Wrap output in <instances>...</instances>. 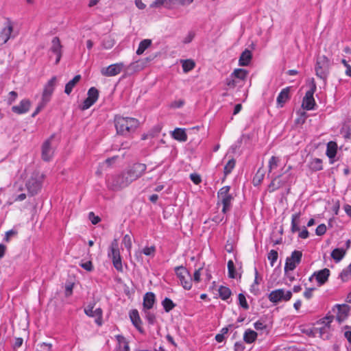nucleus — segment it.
Returning <instances> with one entry per match:
<instances>
[{
  "mask_svg": "<svg viewBox=\"0 0 351 351\" xmlns=\"http://www.w3.org/2000/svg\"><path fill=\"white\" fill-rule=\"evenodd\" d=\"M114 121L117 133L125 136H130L139 125L138 120L132 117L116 115Z\"/></svg>",
  "mask_w": 351,
  "mask_h": 351,
  "instance_id": "1",
  "label": "nucleus"
},
{
  "mask_svg": "<svg viewBox=\"0 0 351 351\" xmlns=\"http://www.w3.org/2000/svg\"><path fill=\"white\" fill-rule=\"evenodd\" d=\"M106 184L109 190L119 191L130 185L123 171L109 175L106 178Z\"/></svg>",
  "mask_w": 351,
  "mask_h": 351,
  "instance_id": "2",
  "label": "nucleus"
},
{
  "mask_svg": "<svg viewBox=\"0 0 351 351\" xmlns=\"http://www.w3.org/2000/svg\"><path fill=\"white\" fill-rule=\"evenodd\" d=\"M146 169L147 166L145 164L136 162L123 171L130 184L132 182L141 178L144 174Z\"/></svg>",
  "mask_w": 351,
  "mask_h": 351,
  "instance_id": "3",
  "label": "nucleus"
},
{
  "mask_svg": "<svg viewBox=\"0 0 351 351\" xmlns=\"http://www.w3.org/2000/svg\"><path fill=\"white\" fill-rule=\"evenodd\" d=\"M230 186H225L221 188L217 192L218 204H222V213L226 214L232 208L233 196L230 193Z\"/></svg>",
  "mask_w": 351,
  "mask_h": 351,
  "instance_id": "4",
  "label": "nucleus"
},
{
  "mask_svg": "<svg viewBox=\"0 0 351 351\" xmlns=\"http://www.w3.org/2000/svg\"><path fill=\"white\" fill-rule=\"evenodd\" d=\"M330 66V60L325 55L319 56L315 67L316 75L326 81L329 74Z\"/></svg>",
  "mask_w": 351,
  "mask_h": 351,
  "instance_id": "5",
  "label": "nucleus"
},
{
  "mask_svg": "<svg viewBox=\"0 0 351 351\" xmlns=\"http://www.w3.org/2000/svg\"><path fill=\"white\" fill-rule=\"evenodd\" d=\"M43 176L38 173H34L26 182V187L28 193L34 196L38 193L43 186Z\"/></svg>",
  "mask_w": 351,
  "mask_h": 351,
  "instance_id": "6",
  "label": "nucleus"
},
{
  "mask_svg": "<svg viewBox=\"0 0 351 351\" xmlns=\"http://www.w3.org/2000/svg\"><path fill=\"white\" fill-rule=\"evenodd\" d=\"M108 257L112 259L113 266L119 272H123V265L120 252L118 248V243L114 239L108 251Z\"/></svg>",
  "mask_w": 351,
  "mask_h": 351,
  "instance_id": "7",
  "label": "nucleus"
},
{
  "mask_svg": "<svg viewBox=\"0 0 351 351\" xmlns=\"http://www.w3.org/2000/svg\"><path fill=\"white\" fill-rule=\"evenodd\" d=\"M175 272L182 287L186 290H190L193 280L189 271L184 267L178 266L175 268Z\"/></svg>",
  "mask_w": 351,
  "mask_h": 351,
  "instance_id": "8",
  "label": "nucleus"
},
{
  "mask_svg": "<svg viewBox=\"0 0 351 351\" xmlns=\"http://www.w3.org/2000/svg\"><path fill=\"white\" fill-rule=\"evenodd\" d=\"M291 297V291H285L284 289H276L268 295V299L274 304H278L280 302H287Z\"/></svg>",
  "mask_w": 351,
  "mask_h": 351,
  "instance_id": "9",
  "label": "nucleus"
},
{
  "mask_svg": "<svg viewBox=\"0 0 351 351\" xmlns=\"http://www.w3.org/2000/svg\"><path fill=\"white\" fill-rule=\"evenodd\" d=\"M302 252L299 250L292 252L291 256L286 258L285 265V272L287 274L289 271H293L295 269L302 261Z\"/></svg>",
  "mask_w": 351,
  "mask_h": 351,
  "instance_id": "10",
  "label": "nucleus"
},
{
  "mask_svg": "<svg viewBox=\"0 0 351 351\" xmlns=\"http://www.w3.org/2000/svg\"><path fill=\"white\" fill-rule=\"evenodd\" d=\"M13 32V23L10 19L7 18L3 28L0 32V45L5 44L11 38Z\"/></svg>",
  "mask_w": 351,
  "mask_h": 351,
  "instance_id": "11",
  "label": "nucleus"
},
{
  "mask_svg": "<svg viewBox=\"0 0 351 351\" xmlns=\"http://www.w3.org/2000/svg\"><path fill=\"white\" fill-rule=\"evenodd\" d=\"M316 90L315 84H313L311 88L306 91L305 96L303 98L302 107L303 109L306 110H311L314 109V106L316 105L315 101L313 97V94Z\"/></svg>",
  "mask_w": 351,
  "mask_h": 351,
  "instance_id": "12",
  "label": "nucleus"
},
{
  "mask_svg": "<svg viewBox=\"0 0 351 351\" xmlns=\"http://www.w3.org/2000/svg\"><path fill=\"white\" fill-rule=\"evenodd\" d=\"M56 82V76H53L45 84L42 95V99L44 103H47L49 101L51 96L54 91Z\"/></svg>",
  "mask_w": 351,
  "mask_h": 351,
  "instance_id": "13",
  "label": "nucleus"
},
{
  "mask_svg": "<svg viewBox=\"0 0 351 351\" xmlns=\"http://www.w3.org/2000/svg\"><path fill=\"white\" fill-rule=\"evenodd\" d=\"M337 308V313L336 319L339 323L344 322L348 317L351 307L346 304H337L335 305L333 310Z\"/></svg>",
  "mask_w": 351,
  "mask_h": 351,
  "instance_id": "14",
  "label": "nucleus"
},
{
  "mask_svg": "<svg viewBox=\"0 0 351 351\" xmlns=\"http://www.w3.org/2000/svg\"><path fill=\"white\" fill-rule=\"evenodd\" d=\"M49 51L56 55L55 64H59L62 56V45L58 37L56 36L52 39Z\"/></svg>",
  "mask_w": 351,
  "mask_h": 351,
  "instance_id": "15",
  "label": "nucleus"
},
{
  "mask_svg": "<svg viewBox=\"0 0 351 351\" xmlns=\"http://www.w3.org/2000/svg\"><path fill=\"white\" fill-rule=\"evenodd\" d=\"M330 271L328 268H324L317 271H315L311 276L309 277V280L311 281L313 278H315L318 286L324 285L328 280L330 276Z\"/></svg>",
  "mask_w": 351,
  "mask_h": 351,
  "instance_id": "16",
  "label": "nucleus"
},
{
  "mask_svg": "<svg viewBox=\"0 0 351 351\" xmlns=\"http://www.w3.org/2000/svg\"><path fill=\"white\" fill-rule=\"evenodd\" d=\"M123 66V63L112 64L107 67L103 68L101 70V73L106 77L115 76L121 72Z\"/></svg>",
  "mask_w": 351,
  "mask_h": 351,
  "instance_id": "17",
  "label": "nucleus"
},
{
  "mask_svg": "<svg viewBox=\"0 0 351 351\" xmlns=\"http://www.w3.org/2000/svg\"><path fill=\"white\" fill-rule=\"evenodd\" d=\"M53 135L47 139L42 145V159L45 161H49L53 154V149L51 147V140Z\"/></svg>",
  "mask_w": 351,
  "mask_h": 351,
  "instance_id": "18",
  "label": "nucleus"
},
{
  "mask_svg": "<svg viewBox=\"0 0 351 351\" xmlns=\"http://www.w3.org/2000/svg\"><path fill=\"white\" fill-rule=\"evenodd\" d=\"M84 313L88 317H95V323L98 326H101L102 324V310L101 308H97L95 310H93V306L88 305L86 308L84 309Z\"/></svg>",
  "mask_w": 351,
  "mask_h": 351,
  "instance_id": "19",
  "label": "nucleus"
},
{
  "mask_svg": "<svg viewBox=\"0 0 351 351\" xmlns=\"http://www.w3.org/2000/svg\"><path fill=\"white\" fill-rule=\"evenodd\" d=\"M31 102L28 99L21 100L19 104L13 106L12 111L17 114H22L27 112L29 110Z\"/></svg>",
  "mask_w": 351,
  "mask_h": 351,
  "instance_id": "20",
  "label": "nucleus"
},
{
  "mask_svg": "<svg viewBox=\"0 0 351 351\" xmlns=\"http://www.w3.org/2000/svg\"><path fill=\"white\" fill-rule=\"evenodd\" d=\"M130 318L132 324L141 332L143 333L144 330L141 327L142 321L139 316L138 311L136 309H133L130 312Z\"/></svg>",
  "mask_w": 351,
  "mask_h": 351,
  "instance_id": "21",
  "label": "nucleus"
},
{
  "mask_svg": "<svg viewBox=\"0 0 351 351\" xmlns=\"http://www.w3.org/2000/svg\"><path fill=\"white\" fill-rule=\"evenodd\" d=\"M156 302V296L153 292H147L143 296V310H150Z\"/></svg>",
  "mask_w": 351,
  "mask_h": 351,
  "instance_id": "22",
  "label": "nucleus"
},
{
  "mask_svg": "<svg viewBox=\"0 0 351 351\" xmlns=\"http://www.w3.org/2000/svg\"><path fill=\"white\" fill-rule=\"evenodd\" d=\"M289 87L283 88L277 97L278 106L282 108L287 101L289 99Z\"/></svg>",
  "mask_w": 351,
  "mask_h": 351,
  "instance_id": "23",
  "label": "nucleus"
},
{
  "mask_svg": "<svg viewBox=\"0 0 351 351\" xmlns=\"http://www.w3.org/2000/svg\"><path fill=\"white\" fill-rule=\"evenodd\" d=\"M252 58V52L247 49H245L241 54L239 60V64L240 66H248L250 63V61Z\"/></svg>",
  "mask_w": 351,
  "mask_h": 351,
  "instance_id": "24",
  "label": "nucleus"
},
{
  "mask_svg": "<svg viewBox=\"0 0 351 351\" xmlns=\"http://www.w3.org/2000/svg\"><path fill=\"white\" fill-rule=\"evenodd\" d=\"M337 143L334 141H330L329 143H328L326 154L330 160L331 164H332L334 162V160H332V159H333L335 157V156L337 154Z\"/></svg>",
  "mask_w": 351,
  "mask_h": 351,
  "instance_id": "25",
  "label": "nucleus"
},
{
  "mask_svg": "<svg viewBox=\"0 0 351 351\" xmlns=\"http://www.w3.org/2000/svg\"><path fill=\"white\" fill-rule=\"evenodd\" d=\"M172 136L174 139L180 142H185L187 141V134L184 129L176 128L172 133Z\"/></svg>",
  "mask_w": 351,
  "mask_h": 351,
  "instance_id": "26",
  "label": "nucleus"
},
{
  "mask_svg": "<svg viewBox=\"0 0 351 351\" xmlns=\"http://www.w3.org/2000/svg\"><path fill=\"white\" fill-rule=\"evenodd\" d=\"M81 80V75H75L71 80L68 82L65 85L64 93L69 95L72 92L73 88L75 85L80 82Z\"/></svg>",
  "mask_w": 351,
  "mask_h": 351,
  "instance_id": "27",
  "label": "nucleus"
},
{
  "mask_svg": "<svg viewBox=\"0 0 351 351\" xmlns=\"http://www.w3.org/2000/svg\"><path fill=\"white\" fill-rule=\"evenodd\" d=\"M258 334L254 330L247 329L243 335V340L247 343H252L257 338Z\"/></svg>",
  "mask_w": 351,
  "mask_h": 351,
  "instance_id": "28",
  "label": "nucleus"
},
{
  "mask_svg": "<svg viewBox=\"0 0 351 351\" xmlns=\"http://www.w3.org/2000/svg\"><path fill=\"white\" fill-rule=\"evenodd\" d=\"M301 213L300 212L295 213L292 215L291 217V231L292 233H295L296 232L300 231V219Z\"/></svg>",
  "mask_w": 351,
  "mask_h": 351,
  "instance_id": "29",
  "label": "nucleus"
},
{
  "mask_svg": "<svg viewBox=\"0 0 351 351\" xmlns=\"http://www.w3.org/2000/svg\"><path fill=\"white\" fill-rule=\"evenodd\" d=\"M346 250L343 248H335L331 252V257L336 263L341 261L346 255Z\"/></svg>",
  "mask_w": 351,
  "mask_h": 351,
  "instance_id": "30",
  "label": "nucleus"
},
{
  "mask_svg": "<svg viewBox=\"0 0 351 351\" xmlns=\"http://www.w3.org/2000/svg\"><path fill=\"white\" fill-rule=\"evenodd\" d=\"M173 5V0H156L150 5L151 8H160L164 6L170 9Z\"/></svg>",
  "mask_w": 351,
  "mask_h": 351,
  "instance_id": "31",
  "label": "nucleus"
},
{
  "mask_svg": "<svg viewBox=\"0 0 351 351\" xmlns=\"http://www.w3.org/2000/svg\"><path fill=\"white\" fill-rule=\"evenodd\" d=\"M247 71L243 69H236L234 71L231 73L234 78H236L239 82L243 81L245 80L247 75Z\"/></svg>",
  "mask_w": 351,
  "mask_h": 351,
  "instance_id": "32",
  "label": "nucleus"
},
{
  "mask_svg": "<svg viewBox=\"0 0 351 351\" xmlns=\"http://www.w3.org/2000/svg\"><path fill=\"white\" fill-rule=\"evenodd\" d=\"M152 45V40L150 39H144L141 40L138 45V47L136 50L137 55H141L144 53V51L148 49Z\"/></svg>",
  "mask_w": 351,
  "mask_h": 351,
  "instance_id": "33",
  "label": "nucleus"
},
{
  "mask_svg": "<svg viewBox=\"0 0 351 351\" xmlns=\"http://www.w3.org/2000/svg\"><path fill=\"white\" fill-rule=\"evenodd\" d=\"M239 83V80H237L232 75L230 74V76L226 77L225 80L224 84L227 87L224 89L228 90L230 88H234Z\"/></svg>",
  "mask_w": 351,
  "mask_h": 351,
  "instance_id": "34",
  "label": "nucleus"
},
{
  "mask_svg": "<svg viewBox=\"0 0 351 351\" xmlns=\"http://www.w3.org/2000/svg\"><path fill=\"white\" fill-rule=\"evenodd\" d=\"M162 306L166 313L173 310L176 304L169 298H165L161 302Z\"/></svg>",
  "mask_w": 351,
  "mask_h": 351,
  "instance_id": "35",
  "label": "nucleus"
},
{
  "mask_svg": "<svg viewBox=\"0 0 351 351\" xmlns=\"http://www.w3.org/2000/svg\"><path fill=\"white\" fill-rule=\"evenodd\" d=\"M218 291L219 297L223 300H226L228 299L232 294L231 290L225 286H220Z\"/></svg>",
  "mask_w": 351,
  "mask_h": 351,
  "instance_id": "36",
  "label": "nucleus"
},
{
  "mask_svg": "<svg viewBox=\"0 0 351 351\" xmlns=\"http://www.w3.org/2000/svg\"><path fill=\"white\" fill-rule=\"evenodd\" d=\"M310 169L313 171H318L323 169L322 160L319 158H314L310 163Z\"/></svg>",
  "mask_w": 351,
  "mask_h": 351,
  "instance_id": "37",
  "label": "nucleus"
},
{
  "mask_svg": "<svg viewBox=\"0 0 351 351\" xmlns=\"http://www.w3.org/2000/svg\"><path fill=\"white\" fill-rule=\"evenodd\" d=\"M329 329L326 326H322L321 328H316V337L318 336L322 339L329 338Z\"/></svg>",
  "mask_w": 351,
  "mask_h": 351,
  "instance_id": "38",
  "label": "nucleus"
},
{
  "mask_svg": "<svg viewBox=\"0 0 351 351\" xmlns=\"http://www.w3.org/2000/svg\"><path fill=\"white\" fill-rule=\"evenodd\" d=\"M282 177V174H279L271 178V181L269 184V192H273L280 188V184L277 183V180Z\"/></svg>",
  "mask_w": 351,
  "mask_h": 351,
  "instance_id": "39",
  "label": "nucleus"
},
{
  "mask_svg": "<svg viewBox=\"0 0 351 351\" xmlns=\"http://www.w3.org/2000/svg\"><path fill=\"white\" fill-rule=\"evenodd\" d=\"M279 162H280V158L278 157L272 156L270 158V159L269 160V162H268V169H269L268 176H269V173L271 172V171L274 169H276L278 167Z\"/></svg>",
  "mask_w": 351,
  "mask_h": 351,
  "instance_id": "40",
  "label": "nucleus"
},
{
  "mask_svg": "<svg viewBox=\"0 0 351 351\" xmlns=\"http://www.w3.org/2000/svg\"><path fill=\"white\" fill-rule=\"evenodd\" d=\"M351 275V264L344 268L339 275V278L342 282H347L349 276Z\"/></svg>",
  "mask_w": 351,
  "mask_h": 351,
  "instance_id": "41",
  "label": "nucleus"
},
{
  "mask_svg": "<svg viewBox=\"0 0 351 351\" xmlns=\"http://www.w3.org/2000/svg\"><path fill=\"white\" fill-rule=\"evenodd\" d=\"M195 66V64L193 60L188 59L182 61V70L184 73H188L189 71L193 70Z\"/></svg>",
  "mask_w": 351,
  "mask_h": 351,
  "instance_id": "42",
  "label": "nucleus"
},
{
  "mask_svg": "<svg viewBox=\"0 0 351 351\" xmlns=\"http://www.w3.org/2000/svg\"><path fill=\"white\" fill-rule=\"evenodd\" d=\"M236 160L234 158L230 159L224 167L223 173L226 176L230 174L235 167Z\"/></svg>",
  "mask_w": 351,
  "mask_h": 351,
  "instance_id": "43",
  "label": "nucleus"
},
{
  "mask_svg": "<svg viewBox=\"0 0 351 351\" xmlns=\"http://www.w3.org/2000/svg\"><path fill=\"white\" fill-rule=\"evenodd\" d=\"M264 178V173L261 169H259L253 178V184L255 186H258L262 182Z\"/></svg>",
  "mask_w": 351,
  "mask_h": 351,
  "instance_id": "44",
  "label": "nucleus"
},
{
  "mask_svg": "<svg viewBox=\"0 0 351 351\" xmlns=\"http://www.w3.org/2000/svg\"><path fill=\"white\" fill-rule=\"evenodd\" d=\"M334 316L331 315H326L324 317L320 319L317 322V324H324V326L330 328V324L332 322Z\"/></svg>",
  "mask_w": 351,
  "mask_h": 351,
  "instance_id": "45",
  "label": "nucleus"
},
{
  "mask_svg": "<svg viewBox=\"0 0 351 351\" xmlns=\"http://www.w3.org/2000/svg\"><path fill=\"white\" fill-rule=\"evenodd\" d=\"M228 273L230 278H235L237 276L234 264L232 260L228 262Z\"/></svg>",
  "mask_w": 351,
  "mask_h": 351,
  "instance_id": "46",
  "label": "nucleus"
},
{
  "mask_svg": "<svg viewBox=\"0 0 351 351\" xmlns=\"http://www.w3.org/2000/svg\"><path fill=\"white\" fill-rule=\"evenodd\" d=\"M344 330V337L348 341L350 346L348 348V351H351V326L346 325L343 328Z\"/></svg>",
  "mask_w": 351,
  "mask_h": 351,
  "instance_id": "47",
  "label": "nucleus"
},
{
  "mask_svg": "<svg viewBox=\"0 0 351 351\" xmlns=\"http://www.w3.org/2000/svg\"><path fill=\"white\" fill-rule=\"evenodd\" d=\"M87 95V97L90 98L96 102L99 98V90L95 87H91L88 89Z\"/></svg>",
  "mask_w": 351,
  "mask_h": 351,
  "instance_id": "48",
  "label": "nucleus"
},
{
  "mask_svg": "<svg viewBox=\"0 0 351 351\" xmlns=\"http://www.w3.org/2000/svg\"><path fill=\"white\" fill-rule=\"evenodd\" d=\"M145 312V317L149 324L154 325L156 322V315L154 313L149 311V310H143Z\"/></svg>",
  "mask_w": 351,
  "mask_h": 351,
  "instance_id": "49",
  "label": "nucleus"
},
{
  "mask_svg": "<svg viewBox=\"0 0 351 351\" xmlns=\"http://www.w3.org/2000/svg\"><path fill=\"white\" fill-rule=\"evenodd\" d=\"M278 256V252L275 250H271L268 253L267 258H268V260L270 261V265L271 267L274 266V263L277 261Z\"/></svg>",
  "mask_w": 351,
  "mask_h": 351,
  "instance_id": "50",
  "label": "nucleus"
},
{
  "mask_svg": "<svg viewBox=\"0 0 351 351\" xmlns=\"http://www.w3.org/2000/svg\"><path fill=\"white\" fill-rule=\"evenodd\" d=\"M239 304L241 307L244 308L245 310H247L249 308V305L246 300L245 296L243 293H239L238 295Z\"/></svg>",
  "mask_w": 351,
  "mask_h": 351,
  "instance_id": "51",
  "label": "nucleus"
},
{
  "mask_svg": "<svg viewBox=\"0 0 351 351\" xmlns=\"http://www.w3.org/2000/svg\"><path fill=\"white\" fill-rule=\"evenodd\" d=\"M141 253L146 256L154 257L156 254V247L154 245L145 247L143 249Z\"/></svg>",
  "mask_w": 351,
  "mask_h": 351,
  "instance_id": "52",
  "label": "nucleus"
},
{
  "mask_svg": "<svg viewBox=\"0 0 351 351\" xmlns=\"http://www.w3.org/2000/svg\"><path fill=\"white\" fill-rule=\"evenodd\" d=\"M95 101L90 98L86 97L84 101H83L82 106H80V109L82 110H86L90 108Z\"/></svg>",
  "mask_w": 351,
  "mask_h": 351,
  "instance_id": "53",
  "label": "nucleus"
},
{
  "mask_svg": "<svg viewBox=\"0 0 351 351\" xmlns=\"http://www.w3.org/2000/svg\"><path fill=\"white\" fill-rule=\"evenodd\" d=\"M18 232L16 230L12 229L7 231L3 238V241L8 243L10 241L11 237L16 236Z\"/></svg>",
  "mask_w": 351,
  "mask_h": 351,
  "instance_id": "54",
  "label": "nucleus"
},
{
  "mask_svg": "<svg viewBox=\"0 0 351 351\" xmlns=\"http://www.w3.org/2000/svg\"><path fill=\"white\" fill-rule=\"evenodd\" d=\"M125 247L130 251L132 247V239L130 235L125 234L122 241Z\"/></svg>",
  "mask_w": 351,
  "mask_h": 351,
  "instance_id": "55",
  "label": "nucleus"
},
{
  "mask_svg": "<svg viewBox=\"0 0 351 351\" xmlns=\"http://www.w3.org/2000/svg\"><path fill=\"white\" fill-rule=\"evenodd\" d=\"M326 230L327 228L324 223L319 224L315 229V234L317 236H322L326 233Z\"/></svg>",
  "mask_w": 351,
  "mask_h": 351,
  "instance_id": "56",
  "label": "nucleus"
},
{
  "mask_svg": "<svg viewBox=\"0 0 351 351\" xmlns=\"http://www.w3.org/2000/svg\"><path fill=\"white\" fill-rule=\"evenodd\" d=\"M80 266L88 271H92L94 269L93 263L90 261L80 263Z\"/></svg>",
  "mask_w": 351,
  "mask_h": 351,
  "instance_id": "57",
  "label": "nucleus"
},
{
  "mask_svg": "<svg viewBox=\"0 0 351 351\" xmlns=\"http://www.w3.org/2000/svg\"><path fill=\"white\" fill-rule=\"evenodd\" d=\"M88 219L90 220L91 223L94 225L97 224L101 221L100 217L98 216H96L93 212L89 213Z\"/></svg>",
  "mask_w": 351,
  "mask_h": 351,
  "instance_id": "58",
  "label": "nucleus"
},
{
  "mask_svg": "<svg viewBox=\"0 0 351 351\" xmlns=\"http://www.w3.org/2000/svg\"><path fill=\"white\" fill-rule=\"evenodd\" d=\"M302 332L306 334L307 336L310 337H316V328H311L302 330Z\"/></svg>",
  "mask_w": 351,
  "mask_h": 351,
  "instance_id": "59",
  "label": "nucleus"
},
{
  "mask_svg": "<svg viewBox=\"0 0 351 351\" xmlns=\"http://www.w3.org/2000/svg\"><path fill=\"white\" fill-rule=\"evenodd\" d=\"M195 36V34L194 32L193 31H191L188 33V34L186 35V36L184 38L183 40V43L184 44H189L190 43L194 38Z\"/></svg>",
  "mask_w": 351,
  "mask_h": 351,
  "instance_id": "60",
  "label": "nucleus"
},
{
  "mask_svg": "<svg viewBox=\"0 0 351 351\" xmlns=\"http://www.w3.org/2000/svg\"><path fill=\"white\" fill-rule=\"evenodd\" d=\"M184 99L176 100L171 104L170 106L173 108H180L184 106Z\"/></svg>",
  "mask_w": 351,
  "mask_h": 351,
  "instance_id": "61",
  "label": "nucleus"
},
{
  "mask_svg": "<svg viewBox=\"0 0 351 351\" xmlns=\"http://www.w3.org/2000/svg\"><path fill=\"white\" fill-rule=\"evenodd\" d=\"M18 94L16 91H11L9 93V98L8 99V103L9 104H12L17 98Z\"/></svg>",
  "mask_w": 351,
  "mask_h": 351,
  "instance_id": "62",
  "label": "nucleus"
},
{
  "mask_svg": "<svg viewBox=\"0 0 351 351\" xmlns=\"http://www.w3.org/2000/svg\"><path fill=\"white\" fill-rule=\"evenodd\" d=\"M190 178L193 182V183L195 184H199L202 181L199 175H198L197 173H191L190 175Z\"/></svg>",
  "mask_w": 351,
  "mask_h": 351,
  "instance_id": "63",
  "label": "nucleus"
},
{
  "mask_svg": "<svg viewBox=\"0 0 351 351\" xmlns=\"http://www.w3.org/2000/svg\"><path fill=\"white\" fill-rule=\"evenodd\" d=\"M245 347L242 342L237 341L234 343V351H243L245 350Z\"/></svg>",
  "mask_w": 351,
  "mask_h": 351,
  "instance_id": "64",
  "label": "nucleus"
}]
</instances>
